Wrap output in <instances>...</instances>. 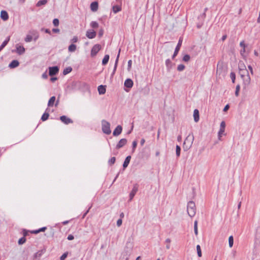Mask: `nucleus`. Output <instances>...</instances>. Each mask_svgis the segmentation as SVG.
I'll list each match as a JSON object with an SVG mask.
<instances>
[{
	"instance_id": "4c0bfd02",
	"label": "nucleus",
	"mask_w": 260,
	"mask_h": 260,
	"mask_svg": "<svg viewBox=\"0 0 260 260\" xmlns=\"http://www.w3.org/2000/svg\"><path fill=\"white\" fill-rule=\"evenodd\" d=\"M184 69L185 66L182 64H179L177 67V70L179 72L183 71Z\"/></svg>"
},
{
	"instance_id": "6e6d98bb",
	"label": "nucleus",
	"mask_w": 260,
	"mask_h": 260,
	"mask_svg": "<svg viewBox=\"0 0 260 260\" xmlns=\"http://www.w3.org/2000/svg\"><path fill=\"white\" fill-rule=\"evenodd\" d=\"M67 239L69 240H72L74 239V237L73 235H69L68 236V238Z\"/></svg>"
},
{
	"instance_id": "ea45409f",
	"label": "nucleus",
	"mask_w": 260,
	"mask_h": 260,
	"mask_svg": "<svg viewBox=\"0 0 260 260\" xmlns=\"http://www.w3.org/2000/svg\"><path fill=\"white\" fill-rule=\"evenodd\" d=\"M26 241V239L24 237H22L18 240V244L19 245H21L24 244Z\"/></svg>"
},
{
	"instance_id": "2eb2a0df",
	"label": "nucleus",
	"mask_w": 260,
	"mask_h": 260,
	"mask_svg": "<svg viewBox=\"0 0 260 260\" xmlns=\"http://www.w3.org/2000/svg\"><path fill=\"white\" fill-rule=\"evenodd\" d=\"M120 52V49L119 50L118 54V55L117 56V57H116V60H115L114 69H113V72H112V74H111V76L112 77H113V75L115 74V71L116 70V68H117V64H118V59H119V57Z\"/></svg>"
},
{
	"instance_id": "72a5a7b5",
	"label": "nucleus",
	"mask_w": 260,
	"mask_h": 260,
	"mask_svg": "<svg viewBox=\"0 0 260 260\" xmlns=\"http://www.w3.org/2000/svg\"><path fill=\"white\" fill-rule=\"evenodd\" d=\"M229 244L230 247H232L234 244V239L232 236H231L229 238Z\"/></svg>"
},
{
	"instance_id": "49530a36",
	"label": "nucleus",
	"mask_w": 260,
	"mask_h": 260,
	"mask_svg": "<svg viewBox=\"0 0 260 260\" xmlns=\"http://www.w3.org/2000/svg\"><path fill=\"white\" fill-rule=\"evenodd\" d=\"M240 90V85H238L236 86V91H235V95L238 96L239 95V92Z\"/></svg>"
},
{
	"instance_id": "13d9d810",
	"label": "nucleus",
	"mask_w": 260,
	"mask_h": 260,
	"mask_svg": "<svg viewBox=\"0 0 260 260\" xmlns=\"http://www.w3.org/2000/svg\"><path fill=\"white\" fill-rule=\"evenodd\" d=\"M229 108H230L229 105H226L224 107V109H223V111H224V112H226V111H228V110H229Z\"/></svg>"
},
{
	"instance_id": "37998d69",
	"label": "nucleus",
	"mask_w": 260,
	"mask_h": 260,
	"mask_svg": "<svg viewBox=\"0 0 260 260\" xmlns=\"http://www.w3.org/2000/svg\"><path fill=\"white\" fill-rule=\"evenodd\" d=\"M190 56L188 54H186L183 56V60L185 62H187L190 60Z\"/></svg>"
},
{
	"instance_id": "2f4dec72",
	"label": "nucleus",
	"mask_w": 260,
	"mask_h": 260,
	"mask_svg": "<svg viewBox=\"0 0 260 260\" xmlns=\"http://www.w3.org/2000/svg\"><path fill=\"white\" fill-rule=\"evenodd\" d=\"M194 234L196 236L198 234V221L196 220L194 222Z\"/></svg>"
},
{
	"instance_id": "79ce46f5",
	"label": "nucleus",
	"mask_w": 260,
	"mask_h": 260,
	"mask_svg": "<svg viewBox=\"0 0 260 260\" xmlns=\"http://www.w3.org/2000/svg\"><path fill=\"white\" fill-rule=\"evenodd\" d=\"M137 146V142L136 141H134L132 144V151L134 152L135 150V149Z\"/></svg>"
},
{
	"instance_id": "c9c22d12",
	"label": "nucleus",
	"mask_w": 260,
	"mask_h": 260,
	"mask_svg": "<svg viewBox=\"0 0 260 260\" xmlns=\"http://www.w3.org/2000/svg\"><path fill=\"white\" fill-rule=\"evenodd\" d=\"M116 160V158L115 157H111L108 161V164L110 166L113 165Z\"/></svg>"
},
{
	"instance_id": "9b49d317",
	"label": "nucleus",
	"mask_w": 260,
	"mask_h": 260,
	"mask_svg": "<svg viewBox=\"0 0 260 260\" xmlns=\"http://www.w3.org/2000/svg\"><path fill=\"white\" fill-rule=\"evenodd\" d=\"M122 131V127L121 125H119L117 126V127L115 128V129H114V131L113 133V136H117L119 135L121 133Z\"/></svg>"
},
{
	"instance_id": "1a4fd4ad",
	"label": "nucleus",
	"mask_w": 260,
	"mask_h": 260,
	"mask_svg": "<svg viewBox=\"0 0 260 260\" xmlns=\"http://www.w3.org/2000/svg\"><path fill=\"white\" fill-rule=\"evenodd\" d=\"M96 32L93 30L89 29L86 32V36L90 39L94 38L96 36Z\"/></svg>"
},
{
	"instance_id": "58836bf2",
	"label": "nucleus",
	"mask_w": 260,
	"mask_h": 260,
	"mask_svg": "<svg viewBox=\"0 0 260 260\" xmlns=\"http://www.w3.org/2000/svg\"><path fill=\"white\" fill-rule=\"evenodd\" d=\"M181 148L179 146H176V153L177 157H179L180 155Z\"/></svg>"
},
{
	"instance_id": "f257e3e1",
	"label": "nucleus",
	"mask_w": 260,
	"mask_h": 260,
	"mask_svg": "<svg viewBox=\"0 0 260 260\" xmlns=\"http://www.w3.org/2000/svg\"><path fill=\"white\" fill-rule=\"evenodd\" d=\"M194 140L193 134H189L185 138L183 143V148L185 150H188L192 146Z\"/></svg>"
},
{
	"instance_id": "b1692460",
	"label": "nucleus",
	"mask_w": 260,
	"mask_h": 260,
	"mask_svg": "<svg viewBox=\"0 0 260 260\" xmlns=\"http://www.w3.org/2000/svg\"><path fill=\"white\" fill-rule=\"evenodd\" d=\"M30 33L32 35V38L34 37V40L36 41L39 38V34L36 30H32L30 31Z\"/></svg>"
},
{
	"instance_id": "bf43d9fd",
	"label": "nucleus",
	"mask_w": 260,
	"mask_h": 260,
	"mask_svg": "<svg viewBox=\"0 0 260 260\" xmlns=\"http://www.w3.org/2000/svg\"><path fill=\"white\" fill-rule=\"evenodd\" d=\"M31 234H37L39 233V230H33L30 232Z\"/></svg>"
},
{
	"instance_id": "9d476101",
	"label": "nucleus",
	"mask_w": 260,
	"mask_h": 260,
	"mask_svg": "<svg viewBox=\"0 0 260 260\" xmlns=\"http://www.w3.org/2000/svg\"><path fill=\"white\" fill-rule=\"evenodd\" d=\"M127 143V140L126 139H121L117 143L116 148L118 149L124 146Z\"/></svg>"
},
{
	"instance_id": "4d7b16f0",
	"label": "nucleus",
	"mask_w": 260,
	"mask_h": 260,
	"mask_svg": "<svg viewBox=\"0 0 260 260\" xmlns=\"http://www.w3.org/2000/svg\"><path fill=\"white\" fill-rule=\"evenodd\" d=\"M47 229L46 227H43L39 229V233L41 232H44Z\"/></svg>"
},
{
	"instance_id": "c85d7f7f",
	"label": "nucleus",
	"mask_w": 260,
	"mask_h": 260,
	"mask_svg": "<svg viewBox=\"0 0 260 260\" xmlns=\"http://www.w3.org/2000/svg\"><path fill=\"white\" fill-rule=\"evenodd\" d=\"M49 116V114L48 113L45 112L42 116L41 120L43 121H44L48 119Z\"/></svg>"
},
{
	"instance_id": "473e14b6",
	"label": "nucleus",
	"mask_w": 260,
	"mask_h": 260,
	"mask_svg": "<svg viewBox=\"0 0 260 260\" xmlns=\"http://www.w3.org/2000/svg\"><path fill=\"white\" fill-rule=\"evenodd\" d=\"M90 26L93 28H96L99 27V24L96 21H92L90 23Z\"/></svg>"
},
{
	"instance_id": "423d86ee",
	"label": "nucleus",
	"mask_w": 260,
	"mask_h": 260,
	"mask_svg": "<svg viewBox=\"0 0 260 260\" xmlns=\"http://www.w3.org/2000/svg\"><path fill=\"white\" fill-rule=\"evenodd\" d=\"M138 190V185L137 184H135L133 186V188L132 190L130 192L129 194V201L132 200L136 193Z\"/></svg>"
},
{
	"instance_id": "412c9836",
	"label": "nucleus",
	"mask_w": 260,
	"mask_h": 260,
	"mask_svg": "<svg viewBox=\"0 0 260 260\" xmlns=\"http://www.w3.org/2000/svg\"><path fill=\"white\" fill-rule=\"evenodd\" d=\"M19 64V62L17 60H13L11 61V62L9 64V67L10 68H15L17 67H18Z\"/></svg>"
},
{
	"instance_id": "de8ad7c7",
	"label": "nucleus",
	"mask_w": 260,
	"mask_h": 260,
	"mask_svg": "<svg viewBox=\"0 0 260 260\" xmlns=\"http://www.w3.org/2000/svg\"><path fill=\"white\" fill-rule=\"evenodd\" d=\"M225 123L224 121H222L220 125V129H225Z\"/></svg>"
},
{
	"instance_id": "09e8293b",
	"label": "nucleus",
	"mask_w": 260,
	"mask_h": 260,
	"mask_svg": "<svg viewBox=\"0 0 260 260\" xmlns=\"http://www.w3.org/2000/svg\"><path fill=\"white\" fill-rule=\"evenodd\" d=\"M68 253H63L60 257V260H64V259L67 257Z\"/></svg>"
},
{
	"instance_id": "5fc2aeb1",
	"label": "nucleus",
	"mask_w": 260,
	"mask_h": 260,
	"mask_svg": "<svg viewBox=\"0 0 260 260\" xmlns=\"http://www.w3.org/2000/svg\"><path fill=\"white\" fill-rule=\"evenodd\" d=\"M104 34V30L103 29H101L99 31V37H101Z\"/></svg>"
},
{
	"instance_id": "680f3d73",
	"label": "nucleus",
	"mask_w": 260,
	"mask_h": 260,
	"mask_svg": "<svg viewBox=\"0 0 260 260\" xmlns=\"http://www.w3.org/2000/svg\"><path fill=\"white\" fill-rule=\"evenodd\" d=\"M132 62L131 60H128V69H131V66H132Z\"/></svg>"
},
{
	"instance_id": "6e6552de",
	"label": "nucleus",
	"mask_w": 260,
	"mask_h": 260,
	"mask_svg": "<svg viewBox=\"0 0 260 260\" xmlns=\"http://www.w3.org/2000/svg\"><path fill=\"white\" fill-rule=\"evenodd\" d=\"M241 78L243 79V84L245 86V87L248 86L250 84L251 79L249 74L244 76L243 77H241Z\"/></svg>"
},
{
	"instance_id": "3c124183",
	"label": "nucleus",
	"mask_w": 260,
	"mask_h": 260,
	"mask_svg": "<svg viewBox=\"0 0 260 260\" xmlns=\"http://www.w3.org/2000/svg\"><path fill=\"white\" fill-rule=\"evenodd\" d=\"M240 46L243 48H245L246 47L244 41H242L240 42Z\"/></svg>"
},
{
	"instance_id": "6ab92c4d",
	"label": "nucleus",
	"mask_w": 260,
	"mask_h": 260,
	"mask_svg": "<svg viewBox=\"0 0 260 260\" xmlns=\"http://www.w3.org/2000/svg\"><path fill=\"white\" fill-rule=\"evenodd\" d=\"M106 91V86L101 85L98 87V91L100 94H103L105 93Z\"/></svg>"
},
{
	"instance_id": "338daca9",
	"label": "nucleus",
	"mask_w": 260,
	"mask_h": 260,
	"mask_svg": "<svg viewBox=\"0 0 260 260\" xmlns=\"http://www.w3.org/2000/svg\"><path fill=\"white\" fill-rule=\"evenodd\" d=\"M145 140L144 139H142L140 141V144L141 146H143L144 144L145 143Z\"/></svg>"
},
{
	"instance_id": "69168bd1",
	"label": "nucleus",
	"mask_w": 260,
	"mask_h": 260,
	"mask_svg": "<svg viewBox=\"0 0 260 260\" xmlns=\"http://www.w3.org/2000/svg\"><path fill=\"white\" fill-rule=\"evenodd\" d=\"M38 253H36L35 255H34V258L32 260H39L38 258Z\"/></svg>"
},
{
	"instance_id": "c03bdc74",
	"label": "nucleus",
	"mask_w": 260,
	"mask_h": 260,
	"mask_svg": "<svg viewBox=\"0 0 260 260\" xmlns=\"http://www.w3.org/2000/svg\"><path fill=\"white\" fill-rule=\"evenodd\" d=\"M59 20L57 18H55L53 20V25L55 26H57L59 25Z\"/></svg>"
},
{
	"instance_id": "f704fd0d",
	"label": "nucleus",
	"mask_w": 260,
	"mask_h": 260,
	"mask_svg": "<svg viewBox=\"0 0 260 260\" xmlns=\"http://www.w3.org/2000/svg\"><path fill=\"white\" fill-rule=\"evenodd\" d=\"M32 40V36L31 35H27L25 38V41L26 42H30Z\"/></svg>"
},
{
	"instance_id": "cd10ccee",
	"label": "nucleus",
	"mask_w": 260,
	"mask_h": 260,
	"mask_svg": "<svg viewBox=\"0 0 260 260\" xmlns=\"http://www.w3.org/2000/svg\"><path fill=\"white\" fill-rule=\"evenodd\" d=\"M68 50H69V51L71 52L75 51V50H76V45H75V44H73L70 45L69 46Z\"/></svg>"
},
{
	"instance_id": "774afa93",
	"label": "nucleus",
	"mask_w": 260,
	"mask_h": 260,
	"mask_svg": "<svg viewBox=\"0 0 260 260\" xmlns=\"http://www.w3.org/2000/svg\"><path fill=\"white\" fill-rule=\"evenodd\" d=\"M48 77V76L46 73L43 74L42 75V78L44 79H47Z\"/></svg>"
},
{
	"instance_id": "0e129e2a",
	"label": "nucleus",
	"mask_w": 260,
	"mask_h": 260,
	"mask_svg": "<svg viewBox=\"0 0 260 260\" xmlns=\"http://www.w3.org/2000/svg\"><path fill=\"white\" fill-rule=\"evenodd\" d=\"M245 52V48H243L242 50H241L240 51V54L242 56H243L244 53Z\"/></svg>"
},
{
	"instance_id": "ddd939ff",
	"label": "nucleus",
	"mask_w": 260,
	"mask_h": 260,
	"mask_svg": "<svg viewBox=\"0 0 260 260\" xmlns=\"http://www.w3.org/2000/svg\"><path fill=\"white\" fill-rule=\"evenodd\" d=\"M1 18L4 20L6 21L9 19V15L7 12L5 10H2L1 12Z\"/></svg>"
},
{
	"instance_id": "f03ea898",
	"label": "nucleus",
	"mask_w": 260,
	"mask_h": 260,
	"mask_svg": "<svg viewBox=\"0 0 260 260\" xmlns=\"http://www.w3.org/2000/svg\"><path fill=\"white\" fill-rule=\"evenodd\" d=\"M187 211L188 215L192 217H193L196 213V207L195 203L193 201H189L187 204Z\"/></svg>"
},
{
	"instance_id": "7ed1b4c3",
	"label": "nucleus",
	"mask_w": 260,
	"mask_h": 260,
	"mask_svg": "<svg viewBox=\"0 0 260 260\" xmlns=\"http://www.w3.org/2000/svg\"><path fill=\"white\" fill-rule=\"evenodd\" d=\"M102 131H103V133L107 135L110 134L111 133V131L110 129V123L105 120H103L102 121Z\"/></svg>"
},
{
	"instance_id": "864d4df0",
	"label": "nucleus",
	"mask_w": 260,
	"mask_h": 260,
	"mask_svg": "<svg viewBox=\"0 0 260 260\" xmlns=\"http://www.w3.org/2000/svg\"><path fill=\"white\" fill-rule=\"evenodd\" d=\"M78 37L76 36H74L71 41L73 43H76L78 41Z\"/></svg>"
},
{
	"instance_id": "4468645a",
	"label": "nucleus",
	"mask_w": 260,
	"mask_h": 260,
	"mask_svg": "<svg viewBox=\"0 0 260 260\" xmlns=\"http://www.w3.org/2000/svg\"><path fill=\"white\" fill-rule=\"evenodd\" d=\"M244 68H239V74L241 76V77H243L244 76H245L249 74L248 71L247 70V69L245 68V66H243Z\"/></svg>"
},
{
	"instance_id": "20e7f679",
	"label": "nucleus",
	"mask_w": 260,
	"mask_h": 260,
	"mask_svg": "<svg viewBox=\"0 0 260 260\" xmlns=\"http://www.w3.org/2000/svg\"><path fill=\"white\" fill-rule=\"evenodd\" d=\"M101 46L99 44H96L94 45L91 50V56H95L98 52L101 50Z\"/></svg>"
},
{
	"instance_id": "7c9ffc66",
	"label": "nucleus",
	"mask_w": 260,
	"mask_h": 260,
	"mask_svg": "<svg viewBox=\"0 0 260 260\" xmlns=\"http://www.w3.org/2000/svg\"><path fill=\"white\" fill-rule=\"evenodd\" d=\"M47 0H40L37 3V6L40 7L42 5H44L47 3Z\"/></svg>"
},
{
	"instance_id": "c756f323",
	"label": "nucleus",
	"mask_w": 260,
	"mask_h": 260,
	"mask_svg": "<svg viewBox=\"0 0 260 260\" xmlns=\"http://www.w3.org/2000/svg\"><path fill=\"white\" fill-rule=\"evenodd\" d=\"M72 71V69L71 67H68L64 69L63 71V74L66 75L69 73H70Z\"/></svg>"
},
{
	"instance_id": "a19ab883",
	"label": "nucleus",
	"mask_w": 260,
	"mask_h": 260,
	"mask_svg": "<svg viewBox=\"0 0 260 260\" xmlns=\"http://www.w3.org/2000/svg\"><path fill=\"white\" fill-rule=\"evenodd\" d=\"M224 130L223 129H220L218 133V139L220 140L223 133L224 132Z\"/></svg>"
},
{
	"instance_id": "e2e57ef3",
	"label": "nucleus",
	"mask_w": 260,
	"mask_h": 260,
	"mask_svg": "<svg viewBox=\"0 0 260 260\" xmlns=\"http://www.w3.org/2000/svg\"><path fill=\"white\" fill-rule=\"evenodd\" d=\"M59 31H60L59 29L58 28H53L52 29V31L55 33H58L59 32Z\"/></svg>"
},
{
	"instance_id": "e433bc0d",
	"label": "nucleus",
	"mask_w": 260,
	"mask_h": 260,
	"mask_svg": "<svg viewBox=\"0 0 260 260\" xmlns=\"http://www.w3.org/2000/svg\"><path fill=\"white\" fill-rule=\"evenodd\" d=\"M197 253L199 257L202 256V252L200 246L199 245H198L197 246Z\"/></svg>"
},
{
	"instance_id": "dca6fc26",
	"label": "nucleus",
	"mask_w": 260,
	"mask_h": 260,
	"mask_svg": "<svg viewBox=\"0 0 260 260\" xmlns=\"http://www.w3.org/2000/svg\"><path fill=\"white\" fill-rule=\"evenodd\" d=\"M124 86L127 88H132L133 86V82L131 79H127L124 82Z\"/></svg>"
},
{
	"instance_id": "4be33fe9",
	"label": "nucleus",
	"mask_w": 260,
	"mask_h": 260,
	"mask_svg": "<svg viewBox=\"0 0 260 260\" xmlns=\"http://www.w3.org/2000/svg\"><path fill=\"white\" fill-rule=\"evenodd\" d=\"M131 159V156L130 155L127 156L125 158V159L124 160V162L123 164V168H126L128 166V164H129V163L130 162Z\"/></svg>"
},
{
	"instance_id": "a18cd8bd",
	"label": "nucleus",
	"mask_w": 260,
	"mask_h": 260,
	"mask_svg": "<svg viewBox=\"0 0 260 260\" xmlns=\"http://www.w3.org/2000/svg\"><path fill=\"white\" fill-rule=\"evenodd\" d=\"M166 64L168 68H170L171 64V61L170 60V59H167L166 60Z\"/></svg>"
},
{
	"instance_id": "0eeeda50",
	"label": "nucleus",
	"mask_w": 260,
	"mask_h": 260,
	"mask_svg": "<svg viewBox=\"0 0 260 260\" xmlns=\"http://www.w3.org/2000/svg\"><path fill=\"white\" fill-rule=\"evenodd\" d=\"M182 39L181 38H180L178 43L177 44V45L175 48L174 54L172 56L173 59H174L175 57V56L177 55V54L180 49L181 46L182 45Z\"/></svg>"
},
{
	"instance_id": "aec40b11",
	"label": "nucleus",
	"mask_w": 260,
	"mask_h": 260,
	"mask_svg": "<svg viewBox=\"0 0 260 260\" xmlns=\"http://www.w3.org/2000/svg\"><path fill=\"white\" fill-rule=\"evenodd\" d=\"M193 118L195 122H197L199 120V112L197 109H195L193 111Z\"/></svg>"
},
{
	"instance_id": "a211bd4d",
	"label": "nucleus",
	"mask_w": 260,
	"mask_h": 260,
	"mask_svg": "<svg viewBox=\"0 0 260 260\" xmlns=\"http://www.w3.org/2000/svg\"><path fill=\"white\" fill-rule=\"evenodd\" d=\"M16 49L17 52L21 55L24 53L25 48L23 46H19L18 45H16Z\"/></svg>"
},
{
	"instance_id": "5701e85b",
	"label": "nucleus",
	"mask_w": 260,
	"mask_h": 260,
	"mask_svg": "<svg viewBox=\"0 0 260 260\" xmlns=\"http://www.w3.org/2000/svg\"><path fill=\"white\" fill-rule=\"evenodd\" d=\"M55 101V96H53L51 97V98L49 99V100L48 101V107L53 106Z\"/></svg>"
},
{
	"instance_id": "8fccbe9b",
	"label": "nucleus",
	"mask_w": 260,
	"mask_h": 260,
	"mask_svg": "<svg viewBox=\"0 0 260 260\" xmlns=\"http://www.w3.org/2000/svg\"><path fill=\"white\" fill-rule=\"evenodd\" d=\"M230 76H231V79H232V82H233V83H234V82H235V74L234 73L232 72V73H231Z\"/></svg>"
},
{
	"instance_id": "bb28decb",
	"label": "nucleus",
	"mask_w": 260,
	"mask_h": 260,
	"mask_svg": "<svg viewBox=\"0 0 260 260\" xmlns=\"http://www.w3.org/2000/svg\"><path fill=\"white\" fill-rule=\"evenodd\" d=\"M109 59V55H107V54L105 55L104 56V58L103 59V60H102L103 65H106L108 63Z\"/></svg>"
},
{
	"instance_id": "393cba45",
	"label": "nucleus",
	"mask_w": 260,
	"mask_h": 260,
	"mask_svg": "<svg viewBox=\"0 0 260 260\" xmlns=\"http://www.w3.org/2000/svg\"><path fill=\"white\" fill-rule=\"evenodd\" d=\"M112 9L114 13H117L121 10V8L118 5H115L113 6Z\"/></svg>"
},
{
	"instance_id": "052dcab7",
	"label": "nucleus",
	"mask_w": 260,
	"mask_h": 260,
	"mask_svg": "<svg viewBox=\"0 0 260 260\" xmlns=\"http://www.w3.org/2000/svg\"><path fill=\"white\" fill-rule=\"evenodd\" d=\"M248 68L249 70H250V73L252 75H253V69H252V67L251 66H248Z\"/></svg>"
},
{
	"instance_id": "a878e982",
	"label": "nucleus",
	"mask_w": 260,
	"mask_h": 260,
	"mask_svg": "<svg viewBox=\"0 0 260 260\" xmlns=\"http://www.w3.org/2000/svg\"><path fill=\"white\" fill-rule=\"evenodd\" d=\"M10 40V37H8L7 39L3 42L0 46V51L7 45L8 43Z\"/></svg>"
},
{
	"instance_id": "f3484780",
	"label": "nucleus",
	"mask_w": 260,
	"mask_h": 260,
	"mask_svg": "<svg viewBox=\"0 0 260 260\" xmlns=\"http://www.w3.org/2000/svg\"><path fill=\"white\" fill-rule=\"evenodd\" d=\"M91 10L93 12H95L98 9V3L96 2H92L90 5Z\"/></svg>"
},
{
	"instance_id": "603ef678",
	"label": "nucleus",
	"mask_w": 260,
	"mask_h": 260,
	"mask_svg": "<svg viewBox=\"0 0 260 260\" xmlns=\"http://www.w3.org/2000/svg\"><path fill=\"white\" fill-rule=\"evenodd\" d=\"M122 220L121 219H119L117 221V225L118 226H120L122 224Z\"/></svg>"
},
{
	"instance_id": "39448f33",
	"label": "nucleus",
	"mask_w": 260,
	"mask_h": 260,
	"mask_svg": "<svg viewBox=\"0 0 260 260\" xmlns=\"http://www.w3.org/2000/svg\"><path fill=\"white\" fill-rule=\"evenodd\" d=\"M59 72V68L57 66L49 68V75L52 76L57 74Z\"/></svg>"
},
{
	"instance_id": "f8f14e48",
	"label": "nucleus",
	"mask_w": 260,
	"mask_h": 260,
	"mask_svg": "<svg viewBox=\"0 0 260 260\" xmlns=\"http://www.w3.org/2000/svg\"><path fill=\"white\" fill-rule=\"evenodd\" d=\"M60 119L62 122L66 124H68L73 122V121L70 118L64 115L60 116Z\"/></svg>"
}]
</instances>
